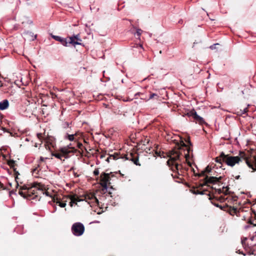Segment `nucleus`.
Returning a JSON list of instances; mask_svg holds the SVG:
<instances>
[{
  "label": "nucleus",
  "instance_id": "obj_18",
  "mask_svg": "<svg viewBox=\"0 0 256 256\" xmlns=\"http://www.w3.org/2000/svg\"><path fill=\"white\" fill-rule=\"evenodd\" d=\"M120 158V154L118 152H115L113 154H109V156L106 158V160L109 162L110 159H113L114 160H116L118 158Z\"/></svg>",
  "mask_w": 256,
  "mask_h": 256
},
{
  "label": "nucleus",
  "instance_id": "obj_12",
  "mask_svg": "<svg viewBox=\"0 0 256 256\" xmlns=\"http://www.w3.org/2000/svg\"><path fill=\"white\" fill-rule=\"evenodd\" d=\"M8 164L11 168H12L14 172V174L15 175V180L16 183V187L18 188L19 186L18 180V176L20 174L18 171L16 170V168L17 164H16L15 160H9L8 162Z\"/></svg>",
  "mask_w": 256,
  "mask_h": 256
},
{
  "label": "nucleus",
  "instance_id": "obj_36",
  "mask_svg": "<svg viewBox=\"0 0 256 256\" xmlns=\"http://www.w3.org/2000/svg\"><path fill=\"white\" fill-rule=\"evenodd\" d=\"M114 112L115 114H119V113H120V110H118V112Z\"/></svg>",
  "mask_w": 256,
  "mask_h": 256
},
{
  "label": "nucleus",
  "instance_id": "obj_25",
  "mask_svg": "<svg viewBox=\"0 0 256 256\" xmlns=\"http://www.w3.org/2000/svg\"><path fill=\"white\" fill-rule=\"evenodd\" d=\"M211 170H212L211 168L209 166H208L206 167V168H205V170H204L206 171V173H210V172Z\"/></svg>",
  "mask_w": 256,
  "mask_h": 256
},
{
  "label": "nucleus",
  "instance_id": "obj_40",
  "mask_svg": "<svg viewBox=\"0 0 256 256\" xmlns=\"http://www.w3.org/2000/svg\"><path fill=\"white\" fill-rule=\"evenodd\" d=\"M44 160V158H42V157H41V158H40V160Z\"/></svg>",
  "mask_w": 256,
  "mask_h": 256
},
{
  "label": "nucleus",
  "instance_id": "obj_1",
  "mask_svg": "<svg viewBox=\"0 0 256 256\" xmlns=\"http://www.w3.org/2000/svg\"><path fill=\"white\" fill-rule=\"evenodd\" d=\"M180 138V142H176V146L168 152H171V158L174 160L176 158H178L180 154L184 156L186 162L189 166H191L192 164L189 161L190 157L193 156L192 144L190 140V137L188 136L184 139L187 144H185L182 138Z\"/></svg>",
  "mask_w": 256,
  "mask_h": 256
},
{
  "label": "nucleus",
  "instance_id": "obj_43",
  "mask_svg": "<svg viewBox=\"0 0 256 256\" xmlns=\"http://www.w3.org/2000/svg\"><path fill=\"white\" fill-rule=\"evenodd\" d=\"M12 192H14V191H13V190H12V191L10 192V193H12Z\"/></svg>",
  "mask_w": 256,
  "mask_h": 256
},
{
  "label": "nucleus",
  "instance_id": "obj_30",
  "mask_svg": "<svg viewBox=\"0 0 256 256\" xmlns=\"http://www.w3.org/2000/svg\"><path fill=\"white\" fill-rule=\"evenodd\" d=\"M106 154V153H102L100 156V158H103L105 157Z\"/></svg>",
  "mask_w": 256,
  "mask_h": 256
},
{
  "label": "nucleus",
  "instance_id": "obj_31",
  "mask_svg": "<svg viewBox=\"0 0 256 256\" xmlns=\"http://www.w3.org/2000/svg\"><path fill=\"white\" fill-rule=\"evenodd\" d=\"M1 189L4 190V184L0 182V190H1Z\"/></svg>",
  "mask_w": 256,
  "mask_h": 256
},
{
  "label": "nucleus",
  "instance_id": "obj_37",
  "mask_svg": "<svg viewBox=\"0 0 256 256\" xmlns=\"http://www.w3.org/2000/svg\"><path fill=\"white\" fill-rule=\"evenodd\" d=\"M65 124L67 126H69V124L68 122H66Z\"/></svg>",
  "mask_w": 256,
  "mask_h": 256
},
{
  "label": "nucleus",
  "instance_id": "obj_38",
  "mask_svg": "<svg viewBox=\"0 0 256 256\" xmlns=\"http://www.w3.org/2000/svg\"><path fill=\"white\" fill-rule=\"evenodd\" d=\"M74 174V176H75L76 177H78V174Z\"/></svg>",
  "mask_w": 256,
  "mask_h": 256
},
{
  "label": "nucleus",
  "instance_id": "obj_21",
  "mask_svg": "<svg viewBox=\"0 0 256 256\" xmlns=\"http://www.w3.org/2000/svg\"><path fill=\"white\" fill-rule=\"evenodd\" d=\"M196 113V112L195 111V110L194 109H192V110L188 112L186 114V115L188 116H192V118H194V116H195Z\"/></svg>",
  "mask_w": 256,
  "mask_h": 256
},
{
  "label": "nucleus",
  "instance_id": "obj_20",
  "mask_svg": "<svg viewBox=\"0 0 256 256\" xmlns=\"http://www.w3.org/2000/svg\"><path fill=\"white\" fill-rule=\"evenodd\" d=\"M76 135V134H66V135L65 136V138H68V140H69L70 141H74V140H75L74 136Z\"/></svg>",
  "mask_w": 256,
  "mask_h": 256
},
{
  "label": "nucleus",
  "instance_id": "obj_4",
  "mask_svg": "<svg viewBox=\"0 0 256 256\" xmlns=\"http://www.w3.org/2000/svg\"><path fill=\"white\" fill-rule=\"evenodd\" d=\"M167 156L170 158L169 160L167 161V164L173 172H176V174H172L174 178H178L181 180L180 178L178 176L184 175L185 171H186V168H183L182 164H179L178 162H181L182 160L184 158V156L180 154L178 158H176L174 160H172L171 152H168Z\"/></svg>",
  "mask_w": 256,
  "mask_h": 256
},
{
  "label": "nucleus",
  "instance_id": "obj_35",
  "mask_svg": "<svg viewBox=\"0 0 256 256\" xmlns=\"http://www.w3.org/2000/svg\"><path fill=\"white\" fill-rule=\"evenodd\" d=\"M240 178V176H236V179L238 180Z\"/></svg>",
  "mask_w": 256,
  "mask_h": 256
},
{
  "label": "nucleus",
  "instance_id": "obj_5",
  "mask_svg": "<svg viewBox=\"0 0 256 256\" xmlns=\"http://www.w3.org/2000/svg\"><path fill=\"white\" fill-rule=\"evenodd\" d=\"M70 200V204L72 206V204H77V202L85 200L92 206L94 204H98V200L94 194L92 193L86 194L81 196H78L76 194H71L68 196Z\"/></svg>",
  "mask_w": 256,
  "mask_h": 256
},
{
  "label": "nucleus",
  "instance_id": "obj_34",
  "mask_svg": "<svg viewBox=\"0 0 256 256\" xmlns=\"http://www.w3.org/2000/svg\"><path fill=\"white\" fill-rule=\"evenodd\" d=\"M218 44H214V45H212V46H210V48H212V49H214V48H216V47H215V46H216V45H218Z\"/></svg>",
  "mask_w": 256,
  "mask_h": 256
},
{
  "label": "nucleus",
  "instance_id": "obj_8",
  "mask_svg": "<svg viewBox=\"0 0 256 256\" xmlns=\"http://www.w3.org/2000/svg\"><path fill=\"white\" fill-rule=\"evenodd\" d=\"M209 199L210 200L211 202L216 206L220 208L221 210L226 212L230 214L232 216H234V214H237V212H238L237 208L234 207H232L228 206V204H226L224 206L220 205L218 202V199L216 198L214 196L212 197L210 196Z\"/></svg>",
  "mask_w": 256,
  "mask_h": 256
},
{
  "label": "nucleus",
  "instance_id": "obj_7",
  "mask_svg": "<svg viewBox=\"0 0 256 256\" xmlns=\"http://www.w3.org/2000/svg\"><path fill=\"white\" fill-rule=\"evenodd\" d=\"M52 37L56 40L60 42L63 46H68V44L75 46L76 44H80L82 40L79 34L74 35L72 36H68L66 38H62L59 36L52 34Z\"/></svg>",
  "mask_w": 256,
  "mask_h": 256
},
{
  "label": "nucleus",
  "instance_id": "obj_19",
  "mask_svg": "<svg viewBox=\"0 0 256 256\" xmlns=\"http://www.w3.org/2000/svg\"><path fill=\"white\" fill-rule=\"evenodd\" d=\"M215 162L220 164H222V162H224V158L222 157V152L220 153L219 156L215 158Z\"/></svg>",
  "mask_w": 256,
  "mask_h": 256
},
{
  "label": "nucleus",
  "instance_id": "obj_23",
  "mask_svg": "<svg viewBox=\"0 0 256 256\" xmlns=\"http://www.w3.org/2000/svg\"><path fill=\"white\" fill-rule=\"evenodd\" d=\"M158 94H150V99H152V98L158 99Z\"/></svg>",
  "mask_w": 256,
  "mask_h": 256
},
{
  "label": "nucleus",
  "instance_id": "obj_11",
  "mask_svg": "<svg viewBox=\"0 0 256 256\" xmlns=\"http://www.w3.org/2000/svg\"><path fill=\"white\" fill-rule=\"evenodd\" d=\"M222 176L216 178L215 176H206L204 179L203 184H201L200 186H203L208 185V184H214L218 182H220L222 180Z\"/></svg>",
  "mask_w": 256,
  "mask_h": 256
},
{
  "label": "nucleus",
  "instance_id": "obj_6",
  "mask_svg": "<svg viewBox=\"0 0 256 256\" xmlns=\"http://www.w3.org/2000/svg\"><path fill=\"white\" fill-rule=\"evenodd\" d=\"M77 152H79L71 144L60 148L58 150L52 154V156L62 160V158H68L73 156Z\"/></svg>",
  "mask_w": 256,
  "mask_h": 256
},
{
  "label": "nucleus",
  "instance_id": "obj_13",
  "mask_svg": "<svg viewBox=\"0 0 256 256\" xmlns=\"http://www.w3.org/2000/svg\"><path fill=\"white\" fill-rule=\"evenodd\" d=\"M125 158L126 160L132 161L136 166H140L138 160V155L137 153L128 154L125 155Z\"/></svg>",
  "mask_w": 256,
  "mask_h": 256
},
{
  "label": "nucleus",
  "instance_id": "obj_15",
  "mask_svg": "<svg viewBox=\"0 0 256 256\" xmlns=\"http://www.w3.org/2000/svg\"><path fill=\"white\" fill-rule=\"evenodd\" d=\"M131 47L133 49L136 48V50H134V51L138 52L139 53H142L144 50V48L141 44H134Z\"/></svg>",
  "mask_w": 256,
  "mask_h": 256
},
{
  "label": "nucleus",
  "instance_id": "obj_41",
  "mask_svg": "<svg viewBox=\"0 0 256 256\" xmlns=\"http://www.w3.org/2000/svg\"><path fill=\"white\" fill-rule=\"evenodd\" d=\"M74 168L72 167L70 168V170H74Z\"/></svg>",
  "mask_w": 256,
  "mask_h": 256
},
{
  "label": "nucleus",
  "instance_id": "obj_42",
  "mask_svg": "<svg viewBox=\"0 0 256 256\" xmlns=\"http://www.w3.org/2000/svg\"><path fill=\"white\" fill-rule=\"evenodd\" d=\"M120 174L121 176H124V174H122V173H120Z\"/></svg>",
  "mask_w": 256,
  "mask_h": 256
},
{
  "label": "nucleus",
  "instance_id": "obj_17",
  "mask_svg": "<svg viewBox=\"0 0 256 256\" xmlns=\"http://www.w3.org/2000/svg\"><path fill=\"white\" fill-rule=\"evenodd\" d=\"M194 119L196 123H198L202 125L205 124V122L204 118L198 115L196 113L195 116H194Z\"/></svg>",
  "mask_w": 256,
  "mask_h": 256
},
{
  "label": "nucleus",
  "instance_id": "obj_39",
  "mask_svg": "<svg viewBox=\"0 0 256 256\" xmlns=\"http://www.w3.org/2000/svg\"><path fill=\"white\" fill-rule=\"evenodd\" d=\"M38 138H40V136H41V134H38Z\"/></svg>",
  "mask_w": 256,
  "mask_h": 256
},
{
  "label": "nucleus",
  "instance_id": "obj_3",
  "mask_svg": "<svg viewBox=\"0 0 256 256\" xmlns=\"http://www.w3.org/2000/svg\"><path fill=\"white\" fill-rule=\"evenodd\" d=\"M222 157L224 158V162L228 166H234L236 164H238L242 160H244L247 166L254 171H256V162L253 158L252 160L250 159L249 154L244 151H240L238 156H232L229 154H225L222 152Z\"/></svg>",
  "mask_w": 256,
  "mask_h": 256
},
{
  "label": "nucleus",
  "instance_id": "obj_32",
  "mask_svg": "<svg viewBox=\"0 0 256 256\" xmlns=\"http://www.w3.org/2000/svg\"><path fill=\"white\" fill-rule=\"evenodd\" d=\"M247 112H248L247 108H244L243 112L242 113H240V114H246Z\"/></svg>",
  "mask_w": 256,
  "mask_h": 256
},
{
  "label": "nucleus",
  "instance_id": "obj_24",
  "mask_svg": "<svg viewBox=\"0 0 256 256\" xmlns=\"http://www.w3.org/2000/svg\"><path fill=\"white\" fill-rule=\"evenodd\" d=\"M206 175V171L202 170L200 173L195 174V176H198V177L204 176Z\"/></svg>",
  "mask_w": 256,
  "mask_h": 256
},
{
  "label": "nucleus",
  "instance_id": "obj_33",
  "mask_svg": "<svg viewBox=\"0 0 256 256\" xmlns=\"http://www.w3.org/2000/svg\"><path fill=\"white\" fill-rule=\"evenodd\" d=\"M2 130H4V132H10V131H9V130H8V129H6V128H2Z\"/></svg>",
  "mask_w": 256,
  "mask_h": 256
},
{
  "label": "nucleus",
  "instance_id": "obj_14",
  "mask_svg": "<svg viewBox=\"0 0 256 256\" xmlns=\"http://www.w3.org/2000/svg\"><path fill=\"white\" fill-rule=\"evenodd\" d=\"M53 202L56 203L58 204L60 206L61 208H64L66 206V200H64V198H63V200H61V198H58L57 196H54L52 198Z\"/></svg>",
  "mask_w": 256,
  "mask_h": 256
},
{
  "label": "nucleus",
  "instance_id": "obj_16",
  "mask_svg": "<svg viewBox=\"0 0 256 256\" xmlns=\"http://www.w3.org/2000/svg\"><path fill=\"white\" fill-rule=\"evenodd\" d=\"M9 102L7 100H4L0 102V110H3L8 108Z\"/></svg>",
  "mask_w": 256,
  "mask_h": 256
},
{
  "label": "nucleus",
  "instance_id": "obj_10",
  "mask_svg": "<svg viewBox=\"0 0 256 256\" xmlns=\"http://www.w3.org/2000/svg\"><path fill=\"white\" fill-rule=\"evenodd\" d=\"M84 226L80 222L74 223L72 226V232L76 236H80L84 233Z\"/></svg>",
  "mask_w": 256,
  "mask_h": 256
},
{
  "label": "nucleus",
  "instance_id": "obj_9",
  "mask_svg": "<svg viewBox=\"0 0 256 256\" xmlns=\"http://www.w3.org/2000/svg\"><path fill=\"white\" fill-rule=\"evenodd\" d=\"M110 174H112V173L110 172ZM114 176V174H112V176ZM110 174L103 172L100 174V184L102 186L103 190H107L108 185L110 184Z\"/></svg>",
  "mask_w": 256,
  "mask_h": 256
},
{
  "label": "nucleus",
  "instance_id": "obj_27",
  "mask_svg": "<svg viewBox=\"0 0 256 256\" xmlns=\"http://www.w3.org/2000/svg\"><path fill=\"white\" fill-rule=\"evenodd\" d=\"M194 193L195 194H204V192L200 191V190H194Z\"/></svg>",
  "mask_w": 256,
  "mask_h": 256
},
{
  "label": "nucleus",
  "instance_id": "obj_2",
  "mask_svg": "<svg viewBox=\"0 0 256 256\" xmlns=\"http://www.w3.org/2000/svg\"><path fill=\"white\" fill-rule=\"evenodd\" d=\"M18 194L24 198L36 199L38 200L41 196L40 194L49 196L48 192L46 190L45 186L38 182H34L30 186L24 185L20 186Z\"/></svg>",
  "mask_w": 256,
  "mask_h": 256
},
{
  "label": "nucleus",
  "instance_id": "obj_28",
  "mask_svg": "<svg viewBox=\"0 0 256 256\" xmlns=\"http://www.w3.org/2000/svg\"><path fill=\"white\" fill-rule=\"evenodd\" d=\"M77 147L80 149H82L83 148V145L82 143L77 142H76Z\"/></svg>",
  "mask_w": 256,
  "mask_h": 256
},
{
  "label": "nucleus",
  "instance_id": "obj_29",
  "mask_svg": "<svg viewBox=\"0 0 256 256\" xmlns=\"http://www.w3.org/2000/svg\"><path fill=\"white\" fill-rule=\"evenodd\" d=\"M149 139L145 138L144 140L143 141L144 142V145H146V144H148L149 142Z\"/></svg>",
  "mask_w": 256,
  "mask_h": 256
},
{
  "label": "nucleus",
  "instance_id": "obj_22",
  "mask_svg": "<svg viewBox=\"0 0 256 256\" xmlns=\"http://www.w3.org/2000/svg\"><path fill=\"white\" fill-rule=\"evenodd\" d=\"M142 30L140 29H137L136 32L135 34L138 36V38H139L141 34H142Z\"/></svg>",
  "mask_w": 256,
  "mask_h": 256
},
{
  "label": "nucleus",
  "instance_id": "obj_26",
  "mask_svg": "<svg viewBox=\"0 0 256 256\" xmlns=\"http://www.w3.org/2000/svg\"><path fill=\"white\" fill-rule=\"evenodd\" d=\"M100 174L98 168H96L94 171V176H98Z\"/></svg>",
  "mask_w": 256,
  "mask_h": 256
}]
</instances>
